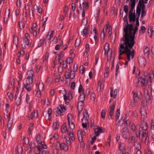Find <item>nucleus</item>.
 <instances>
[{
    "label": "nucleus",
    "mask_w": 154,
    "mask_h": 154,
    "mask_svg": "<svg viewBox=\"0 0 154 154\" xmlns=\"http://www.w3.org/2000/svg\"><path fill=\"white\" fill-rule=\"evenodd\" d=\"M138 27L135 26L134 30L132 25L131 29L128 28L127 32L124 31L125 34L121 39L123 42L120 44L119 48V56L126 54L127 55L128 60H130V56H131V59H133L135 55V51L133 49L131 51L134 44V38L135 34L138 30Z\"/></svg>",
    "instance_id": "obj_1"
},
{
    "label": "nucleus",
    "mask_w": 154,
    "mask_h": 154,
    "mask_svg": "<svg viewBox=\"0 0 154 154\" xmlns=\"http://www.w3.org/2000/svg\"><path fill=\"white\" fill-rule=\"evenodd\" d=\"M123 20L124 22V24H125L124 27V31H125L126 32H127V30L128 28L131 29L132 28V24H128L127 14L123 18Z\"/></svg>",
    "instance_id": "obj_2"
},
{
    "label": "nucleus",
    "mask_w": 154,
    "mask_h": 154,
    "mask_svg": "<svg viewBox=\"0 0 154 154\" xmlns=\"http://www.w3.org/2000/svg\"><path fill=\"white\" fill-rule=\"evenodd\" d=\"M147 83L148 81L145 78L140 77L138 79L137 86L138 87H140L143 85L145 86L147 85Z\"/></svg>",
    "instance_id": "obj_3"
},
{
    "label": "nucleus",
    "mask_w": 154,
    "mask_h": 154,
    "mask_svg": "<svg viewBox=\"0 0 154 154\" xmlns=\"http://www.w3.org/2000/svg\"><path fill=\"white\" fill-rule=\"evenodd\" d=\"M33 79L26 78V84L24 85V86L26 89L28 91H30L32 90L30 85L32 83Z\"/></svg>",
    "instance_id": "obj_4"
},
{
    "label": "nucleus",
    "mask_w": 154,
    "mask_h": 154,
    "mask_svg": "<svg viewBox=\"0 0 154 154\" xmlns=\"http://www.w3.org/2000/svg\"><path fill=\"white\" fill-rule=\"evenodd\" d=\"M10 15V10L9 9H7L5 10V17L4 18V23L6 25L8 23L9 20Z\"/></svg>",
    "instance_id": "obj_5"
},
{
    "label": "nucleus",
    "mask_w": 154,
    "mask_h": 154,
    "mask_svg": "<svg viewBox=\"0 0 154 154\" xmlns=\"http://www.w3.org/2000/svg\"><path fill=\"white\" fill-rule=\"evenodd\" d=\"M116 101L114 102L112 105L110 106L109 107L110 110L109 112V116H108V118L109 119H112V116L114 114V111L115 109V107L116 105Z\"/></svg>",
    "instance_id": "obj_6"
},
{
    "label": "nucleus",
    "mask_w": 154,
    "mask_h": 154,
    "mask_svg": "<svg viewBox=\"0 0 154 154\" xmlns=\"http://www.w3.org/2000/svg\"><path fill=\"white\" fill-rule=\"evenodd\" d=\"M95 134L97 136H99L100 134L103 133L104 131L103 130L102 127H100L97 126H95L94 128Z\"/></svg>",
    "instance_id": "obj_7"
},
{
    "label": "nucleus",
    "mask_w": 154,
    "mask_h": 154,
    "mask_svg": "<svg viewBox=\"0 0 154 154\" xmlns=\"http://www.w3.org/2000/svg\"><path fill=\"white\" fill-rule=\"evenodd\" d=\"M85 134L84 131H78L77 132V136L79 141L80 142H82L83 141V136Z\"/></svg>",
    "instance_id": "obj_8"
},
{
    "label": "nucleus",
    "mask_w": 154,
    "mask_h": 154,
    "mask_svg": "<svg viewBox=\"0 0 154 154\" xmlns=\"http://www.w3.org/2000/svg\"><path fill=\"white\" fill-rule=\"evenodd\" d=\"M140 113L142 116V118L144 119L147 116L146 111L144 106H142L140 109Z\"/></svg>",
    "instance_id": "obj_9"
},
{
    "label": "nucleus",
    "mask_w": 154,
    "mask_h": 154,
    "mask_svg": "<svg viewBox=\"0 0 154 154\" xmlns=\"http://www.w3.org/2000/svg\"><path fill=\"white\" fill-rule=\"evenodd\" d=\"M129 130L128 128L125 127L123 128L122 131V136L125 139H127L129 135Z\"/></svg>",
    "instance_id": "obj_10"
},
{
    "label": "nucleus",
    "mask_w": 154,
    "mask_h": 154,
    "mask_svg": "<svg viewBox=\"0 0 154 154\" xmlns=\"http://www.w3.org/2000/svg\"><path fill=\"white\" fill-rule=\"evenodd\" d=\"M145 5L142 2H141L140 1H139L138 5L137 7L136 10H139L141 11V9H145Z\"/></svg>",
    "instance_id": "obj_11"
},
{
    "label": "nucleus",
    "mask_w": 154,
    "mask_h": 154,
    "mask_svg": "<svg viewBox=\"0 0 154 154\" xmlns=\"http://www.w3.org/2000/svg\"><path fill=\"white\" fill-rule=\"evenodd\" d=\"M89 31V29L86 27H85L82 31L81 32V35L83 36L88 37V32Z\"/></svg>",
    "instance_id": "obj_12"
},
{
    "label": "nucleus",
    "mask_w": 154,
    "mask_h": 154,
    "mask_svg": "<svg viewBox=\"0 0 154 154\" xmlns=\"http://www.w3.org/2000/svg\"><path fill=\"white\" fill-rule=\"evenodd\" d=\"M83 118L82 119V122H84V120H87L88 121L89 119V115L87 111L85 109L83 112Z\"/></svg>",
    "instance_id": "obj_13"
},
{
    "label": "nucleus",
    "mask_w": 154,
    "mask_h": 154,
    "mask_svg": "<svg viewBox=\"0 0 154 154\" xmlns=\"http://www.w3.org/2000/svg\"><path fill=\"white\" fill-rule=\"evenodd\" d=\"M138 61L139 63L141 65H145L146 64V60L143 57L140 56L138 57Z\"/></svg>",
    "instance_id": "obj_14"
},
{
    "label": "nucleus",
    "mask_w": 154,
    "mask_h": 154,
    "mask_svg": "<svg viewBox=\"0 0 154 154\" xmlns=\"http://www.w3.org/2000/svg\"><path fill=\"white\" fill-rule=\"evenodd\" d=\"M84 102L79 101L78 103L77 107L78 111H81L83 108Z\"/></svg>",
    "instance_id": "obj_15"
},
{
    "label": "nucleus",
    "mask_w": 154,
    "mask_h": 154,
    "mask_svg": "<svg viewBox=\"0 0 154 154\" xmlns=\"http://www.w3.org/2000/svg\"><path fill=\"white\" fill-rule=\"evenodd\" d=\"M60 147L61 149L65 151H67L68 150V146L66 144L64 143H62L60 144Z\"/></svg>",
    "instance_id": "obj_16"
},
{
    "label": "nucleus",
    "mask_w": 154,
    "mask_h": 154,
    "mask_svg": "<svg viewBox=\"0 0 154 154\" xmlns=\"http://www.w3.org/2000/svg\"><path fill=\"white\" fill-rule=\"evenodd\" d=\"M129 19L130 22H135L136 20V17L135 13L129 14Z\"/></svg>",
    "instance_id": "obj_17"
},
{
    "label": "nucleus",
    "mask_w": 154,
    "mask_h": 154,
    "mask_svg": "<svg viewBox=\"0 0 154 154\" xmlns=\"http://www.w3.org/2000/svg\"><path fill=\"white\" fill-rule=\"evenodd\" d=\"M61 132L63 133H64L67 132L68 134H69V131L67 129L66 125V124L64 123L62 126L61 129Z\"/></svg>",
    "instance_id": "obj_18"
},
{
    "label": "nucleus",
    "mask_w": 154,
    "mask_h": 154,
    "mask_svg": "<svg viewBox=\"0 0 154 154\" xmlns=\"http://www.w3.org/2000/svg\"><path fill=\"white\" fill-rule=\"evenodd\" d=\"M107 30L105 28H103V32L100 34L101 39V40L104 41V38L105 37L106 33Z\"/></svg>",
    "instance_id": "obj_19"
},
{
    "label": "nucleus",
    "mask_w": 154,
    "mask_h": 154,
    "mask_svg": "<svg viewBox=\"0 0 154 154\" xmlns=\"http://www.w3.org/2000/svg\"><path fill=\"white\" fill-rule=\"evenodd\" d=\"M68 71L70 72V78L71 79H73L74 78L75 73L74 71L71 70V69H69Z\"/></svg>",
    "instance_id": "obj_20"
},
{
    "label": "nucleus",
    "mask_w": 154,
    "mask_h": 154,
    "mask_svg": "<svg viewBox=\"0 0 154 154\" xmlns=\"http://www.w3.org/2000/svg\"><path fill=\"white\" fill-rule=\"evenodd\" d=\"M104 50L105 51L104 54H105L106 52L108 53L109 51V45L108 44L106 43L104 46Z\"/></svg>",
    "instance_id": "obj_21"
},
{
    "label": "nucleus",
    "mask_w": 154,
    "mask_h": 154,
    "mask_svg": "<svg viewBox=\"0 0 154 154\" xmlns=\"http://www.w3.org/2000/svg\"><path fill=\"white\" fill-rule=\"evenodd\" d=\"M140 135H141L142 137V138L140 139L141 140H142L143 137H146V136H148L147 135L146 132H144L142 130L138 132V136H140Z\"/></svg>",
    "instance_id": "obj_22"
},
{
    "label": "nucleus",
    "mask_w": 154,
    "mask_h": 154,
    "mask_svg": "<svg viewBox=\"0 0 154 154\" xmlns=\"http://www.w3.org/2000/svg\"><path fill=\"white\" fill-rule=\"evenodd\" d=\"M13 119H9L8 124H7V127L8 128L9 130L11 127L12 126V125L13 123Z\"/></svg>",
    "instance_id": "obj_23"
},
{
    "label": "nucleus",
    "mask_w": 154,
    "mask_h": 154,
    "mask_svg": "<svg viewBox=\"0 0 154 154\" xmlns=\"http://www.w3.org/2000/svg\"><path fill=\"white\" fill-rule=\"evenodd\" d=\"M36 147L37 148V149L35 150V154H41V151L42 150V147L40 146H37Z\"/></svg>",
    "instance_id": "obj_24"
},
{
    "label": "nucleus",
    "mask_w": 154,
    "mask_h": 154,
    "mask_svg": "<svg viewBox=\"0 0 154 154\" xmlns=\"http://www.w3.org/2000/svg\"><path fill=\"white\" fill-rule=\"evenodd\" d=\"M93 32H94L95 35H94V38L95 40V43L96 44L97 42V31L96 29L95 28H94L93 30Z\"/></svg>",
    "instance_id": "obj_25"
},
{
    "label": "nucleus",
    "mask_w": 154,
    "mask_h": 154,
    "mask_svg": "<svg viewBox=\"0 0 154 154\" xmlns=\"http://www.w3.org/2000/svg\"><path fill=\"white\" fill-rule=\"evenodd\" d=\"M83 9L85 10H87L88 8V4L87 2H84L82 3Z\"/></svg>",
    "instance_id": "obj_26"
},
{
    "label": "nucleus",
    "mask_w": 154,
    "mask_h": 154,
    "mask_svg": "<svg viewBox=\"0 0 154 154\" xmlns=\"http://www.w3.org/2000/svg\"><path fill=\"white\" fill-rule=\"evenodd\" d=\"M141 127L144 131H146L147 129V124L146 122H144L141 125Z\"/></svg>",
    "instance_id": "obj_27"
},
{
    "label": "nucleus",
    "mask_w": 154,
    "mask_h": 154,
    "mask_svg": "<svg viewBox=\"0 0 154 154\" xmlns=\"http://www.w3.org/2000/svg\"><path fill=\"white\" fill-rule=\"evenodd\" d=\"M18 38L16 35L14 36V39L13 41V43L14 44H15L17 46L18 44Z\"/></svg>",
    "instance_id": "obj_28"
},
{
    "label": "nucleus",
    "mask_w": 154,
    "mask_h": 154,
    "mask_svg": "<svg viewBox=\"0 0 154 154\" xmlns=\"http://www.w3.org/2000/svg\"><path fill=\"white\" fill-rule=\"evenodd\" d=\"M125 121V118H124L123 119L122 118V119L121 120H120L118 122V126H119L120 127L122 126L123 125Z\"/></svg>",
    "instance_id": "obj_29"
},
{
    "label": "nucleus",
    "mask_w": 154,
    "mask_h": 154,
    "mask_svg": "<svg viewBox=\"0 0 154 154\" xmlns=\"http://www.w3.org/2000/svg\"><path fill=\"white\" fill-rule=\"evenodd\" d=\"M35 73L32 70H28L27 72V75H29L32 77H33Z\"/></svg>",
    "instance_id": "obj_30"
},
{
    "label": "nucleus",
    "mask_w": 154,
    "mask_h": 154,
    "mask_svg": "<svg viewBox=\"0 0 154 154\" xmlns=\"http://www.w3.org/2000/svg\"><path fill=\"white\" fill-rule=\"evenodd\" d=\"M125 144L122 143H121L120 144L119 149L121 151H124L125 149Z\"/></svg>",
    "instance_id": "obj_31"
},
{
    "label": "nucleus",
    "mask_w": 154,
    "mask_h": 154,
    "mask_svg": "<svg viewBox=\"0 0 154 154\" xmlns=\"http://www.w3.org/2000/svg\"><path fill=\"white\" fill-rule=\"evenodd\" d=\"M34 94L37 95V96L38 97H40L41 96V91L40 90L35 91H33Z\"/></svg>",
    "instance_id": "obj_32"
},
{
    "label": "nucleus",
    "mask_w": 154,
    "mask_h": 154,
    "mask_svg": "<svg viewBox=\"0 0 154 154\" xmlns=\"http://www.w3.org/2000/svg\"><path fill=\"white\" fill-rule=\"evenodd\" d=\"M52 78L51 77H48L46 79V82L48 85H51L52 82Z\"/></svg>",
    "instance_id": "obj_33"
},
{
    "label": "nucleus",
    "mask_w": 154,
    "mask_h": 154,
    "mask_svg": "<svg viewBox=\"0 0 154 154\" xmlns=\"http://www.w3.org/2000/svg\"><path fill=\"white\" fill-rule=\"evenodd\" d=\"M45 39L43 38L40 40L39 41L38 43V47H40L41 46L42 44H44V42L45 41Z\"/></svg>",
    "instance_id": "obj_34"
},
{
    "label": "nucleus",
    "mask_w": 154,
    "mask_h": 154,
    "mask_svg": "<svg viewBox=\"0 0 154 154\" xmlns=\"http://www.w3.org/2000/svg\"><path fill=\"white\" fill-rule=\"evenodd\" d=\"M135 4H131V8L129 11V14H133L132 12L133 11V10L135 6Z\"/></svg>",
    "instance_id": "obj_35"
},
{
    "label": "nucleus",
    "mask_w": 154,
    "mask_h": 154,
    "mask_svg": "<svg viewBox=\"0 0 154 154\" xmlns=\"http://www.w3.org/2000/svg\"><path fill=\"white\" fill-rule=\"evenodd\" d=\"M85 94L83 93L80 95L79 98V100L80 101H84L85 99Z\"/></svg>",
    "instance_id": "obj_36"
},
{
    "label": "nucleus",
    "mask_w": 154,
    "mask_h": 154,
    "mask_svg": "<svg viewBox=\"0 0 154 154\" xmlns=\"http://www.w3.org/2000/svg\"><path fill=\"white\" fill-rule=\"evenodd\" d=\"M16 104L17 105V106L20 104L21 102V99L20 97H19L17 98H16L15 100Z\"/></svg>",
    "instance_id": "obj_37"
},
{
    "label": "nucleus",
    "mask_w": 154,
    "mask_h": 154,
    "mask_svg": "<svg viewBox=\"0 0 154 154\" xmlns=\"http://www.w3.org/2000/svg\"><path fill=\"white\" fill-rule=\"evenodd\" d=\"M106 113V112L105 110L104 109H102L101 113V117L102 119H105Z\"/></svg>",
    "instance_id": "obj_38"
},
{
    "label": "nucleus",
    "mask_w": 154,
    "mask_h": 154,
    "mask_svg": "<svg viewBox=\"0 0 154 154\" xmlns=\"http://www.w3.org/2000/svg\"><path fill=\"white\" fill-rule=\"evenodd\" d=\"M68 134L69 135L71 140L74 141L75 140V137L72 131H70Z\"/></svg>",
    "instance_id": "obj_39"
},
{
    "label": "nucleus",
    "mask_w": 154,
    "mask_h": 154,
    "mask_svg": "<svg viewBox=\"0 0 154 154\" xmlns=\"http://www.w3.org/2000/svg\"><path fill=\"white\" fill-rule=\"evenodd\" d=\"M55 81L56 82L58 83L60 82V76L59 75H55Z\"/></svg>",
    "instance_id": "obj_40"
},
{
    "label": "nucleus",
    "mask_w": 154,
    "mask_h": 154,
    "mask_svg": "<svg viewBox=\"0 0 154 154\" xmlns=\"http://www.w3.org/2000/svg\"><path fill=\"white\" fill-rule=\"evenodd\" d=\"M44 88V85L42 83H39L38 85V90L43 91Z\"/></svg>",
    "instance_id": "obj_41"
},
{
    "label": "nucleus",
    "mask_w": 154,
    "mask_h": 154,
    "mask_svg": "<svg viewBox=\"0 0 154 154\" xmlns=\"http://www.w3.org/2000/svg\"><path fill=\"white\" fill-rule=\"evenodd\" d=\"M17 151L18 154H22L23 152V148L21 146H18L17 149Z\"/></svg>",
    "instance_id": "obj_42"
},
{
    "label": "nucleus",
    "mask_w": 154,
    "mask_h": 154,
    "mask_svg": "<svg viewBox=\"0 0 154 154\" xmlns=\"http://www.w3.org/2000/svg\"><path fill=\"white\" fill-rule=\"evenodd\" d=\"M68 122V124L69 126V128L71 129L72 130L73 129L75 128V125L74 123L72 122H70L69 121V122Z\"/></svg>",
    "instance_id": "obj_43"
},
{
    "label": "nucleus",
    "mask_w": 154,
    "mask_h": 154,
    "mask_svg": "<svg viewBox=\"0 0 154 154\" xmlns=\"http://www.w3.org/2000/svg\"><path fill=\"white\" fill-rule=\"evenodd\" d=\"M82 123V126L83 128H86L87 127V124L88 123V121L87 120H84V122Z\"/></svg>",
    "instance_id": "obj_44"
},
{
    "label": "nucleus",
    "mask_w": 154,
    "mask_h": 154,
    "mask_svg": "<svg viewBox=\"0 0 154 154\" xmlns=\"http://www.w3.org/2000/svg\"><path fill=\"white\" fill-rule=\"evenodd\" d=\"M100 9L99 8H98L97 10V13H96L95 15V17L96 20L97 21L98 20L99 16V14H100Z\"/></svg>",
    "instance_id": "obj_45"
},
{
    "label": "nucleus",
    "mask_w": 154,
    "mask_h": 154,
    "mask_svg": "<svg viewBox=\"0 0 154 154\" xmlns=\"http://www.w3.org/2000/svg\"><path fill=\"white\" fill-rule=\"evenodd\" d=\"M145 77H146V78H145L146 79H147V78H148L149 79H148V82H149L150 83L152 82L151 79V75H150V73H147V75Z\"/></svg>",
    "instance_id": "obj_46"
},
{
    "label": "nucleus",
    "mask_w": 154,
    "mask_h": 154,
    "mask_svg": "<svg viewBox=\"0 0 154 154\" xmlns=\"http://www.w3.org/2000/svg\"><path fill=\"white\" fill-rule=\"evenodd\" d=\"M136 149L137 150H140L141 149V145L140 143H137L135 144Z\"/></svg>",
    "instance_id": "obj_47"
},
{
    "label": "nucleus",
    "mask_w": 154,
    "mask_h": 154,
    "mask_svg": "<svg viewBox=\"0 0 154 154\" xmlns=\"http://www.w3.org/2000/svg\"><path fill=\"white\" fill-rule=\"evenodd\" d=\"M131 129L133 131H134L136 130V127L133 123H131L130 125Z\"/></svg>",
    "instance_id": "obj_48"
},
{
    "label": "nucleus",
    "mask_w": 154,
    "mask_h": 154,
    "mask_svg": "<svg viewBox=\"0 0 154 154\" xmlns=\"http://www.w3.org/2000/svg\"><path fill=\"white\" fill-rule=\"evenodd\" d=\"M119 64L118 63L117 64L116 69V78L117 77V76L118 75V73L119 71Z\"/></svg>",
    "instance_id": "obj_49"
},
{
    "label": "nucleus",
    "mask_w": 154,
    "mask_h": 154,
    "mask_svg": "<svg viewBox=\"0 0 154 154\" xmlns=\"http://www.w3.org/2000/svg\"><path fill=\"white\" fill-rule=\"evenodd\" d=\"M116 120L118 119L120 115V110L119 109H117L116 113Z\"/></svg>",
    "instance_id": "obj_50"
},
{
    "label": "nucleus",
    "mask_w": 154,
    "mask_h": 154,
    "mask_svg": "<svg viewBox=\"0 0 154 154\" xmlns=\"http://www.w3.org/2000/svg\"><path fill=\"white\" fill-rule=\"evenodd\" d=\"M53 127L54 129H56L59 128V124L57 122H55L53 124Z\"/></svg>",
    "instance_id": "obj_51"
},
{
    "label": "nucleus",
    "mask_w": 154,
    "mask_h": 154,
    "mask_svg": "<svg viewBox=\"0 0 154 154\" xmlns=\"http://www.w3.org/2000/svg\"><path fill=\"white\" fill-rule=\"evenodd\" d=\"M0 124L1 126H4V120L2 119L1 116L0 115Z\"/></svg>",
    "instance_id": "obj_52"
},
{
    "label": "nucleus",
    "mask_w": 154,
    "mask_h": 154,
    "mask_svg": "<svg viewBox=\"0 0 154 154\" xmlns=\"http://www.w3.org/2000/svg\"><path fill=\"white\" fill-rule=\"evenodd\" d=\"M80 42V40L78 39H77L75 41V46L76 47H78Z\"/></svg>",
    "instance_id": "obj_53"
},
{
    "label": "nucleus",
    "mask_w": 154,
    "mask_h": 154,
    "mask_svg": "<svg viewBox=\"0 0 154 154\" xmlns=\"http://www.w3.org/2000/svg\"><path fill=\"white\" fill-rule=\"evenodd\" d=\"M56 112L58 114H60V116H62L63 115V114L62 113L61 110L60 108H59L58 107L56 111Z\"/></svg>",
    "instance_id": "obj_54"
},
{
    "label": "nucleus",
    "mask_w": 154,
    "mask_h": 154,
    "mask_svg": "<svg viewBox=\"0 0 154 154\" xmlns=\"http://www.w3.org/2000/svg\"><path fill=\"white\" fill-rule=\"evenodd\" d=\"M23 40L24 43L26 45H28L29 44V40L26 37L24 38Z\"/></svg>",
    "instance_id": "obj_55"
},
{
    "label": "nucleus",
    "mask_w": 154,
    "mask_h": 154,
    "mask_svg": "<svg viewBox=\"0 0 154 154\" xmlns=\"http://www.w3.org/2000/svg\"><path fill=\"white\" fill-rule=\"evenodd\" d=\"M66 61L67 63L70 64L72 63V59L71 57H69L67 59Z\"/></svg>",
    "instance_id": "obj_56"
},
{
    "label": "nucleus",
    "mask_w": 154,
    "mask_h": 154,
    "mask_svg": "<svg viewBox=\"0 0 154 154\" xmlns=\"http://www.w3.org/2000/svg\"><path fill=\"white\" fill-rule=\"evenodd\" d=\"M69 71L66 72L65 73V76L66 79H69L70 78V73Z\"/></svg>",
    "instance_id": "obj_57"
},
{
    "label": "nucleus",
    "mask_w": 154,
    "mask_h": 154,
    "mask_svg": "<svg viewBox=\"0 0 154 154\" xmlns=\"http://www.w3.org/2000/svg\"><path fill=\"white\" fill-rule=\"evenodd\" d=\"M125 126H127L129 124V125L131 124V122L130 120L128 119L127 120H126V119H125Z\"/></svg>",
    "instance_id": "obj_58"
},
{
    "label": "nucleus",
    "mask_w": 154,
    "mask_h": 154,
    "mask_svg": "<svg viewBox=\"0 0 154 154\" xmlns=\"http://www.w3.org/2000/svg\"><path fill=\"white\" fill-rule=\"evenodd\" d=\"M52 113V109L51 108H49L48 110V119H50V117Z\"/></svg>",
    "instance_id": "obj_59"
},
{
    "label": "nucleus",
    "mask_w": 154,
    "mask_h": 154,
    "mask_svg": "<svg viewBox=\"0 0 154 154\" xmlns=\"http://www.w3.org/2000/svg\"><path fill=\"white\" fill-rule=\"evenodd\" d=\"M146 14V11H145V9H143L142 10L141 17H143L145 16Z\"/></svg>",
    "instance_id": "obj_60"
},
{
    "label": "nucleus",
    "mask_w": 154,
    "mask_h": 154,
    "mask_svg": "<svg viewBox=\"0 0 154 154\" xmlns=\"http://www.w3.org/2000/svg\"><path fill=\"white\" fill-rule=\"evenodd\" d=\"M95 95L94 93H91V99L93 101H94L95 98Z\"/></svg>",
    "instance_id": "obj_61"
},
{
    "label": "nucleus",
    "mask_w": 154,
    "mask_h": 154,
    "mask_svg": "<svg viewBox=\"0 0 154 154\" xmlns=\"http://www.w3.org/2000/svg\"><path fill=\"white\" fill-rule=\"evenodd\" d=\"M8 95L9 99L10 100H12L13 99V96L12 94L10 92L8 93Z\"/></svg>",
    "instance_id": "obj_62"
},
{
    "label": "nucleus",
    "mask_w": 154,
    "mask_h": 154,
    "mask_svg": "<svg viewBox=\"0 0 154 154\" xmlns=\"http://www.w3.org/2000/svg\"><path fill=\"white\" fill-rule=\"evenodd\" d=\"M63 12L65 14V15H66L67 13L68 12V7H66V6H65V8L63 9Z\"/></svg>",
    "instance_id": "obj_63"
},
{
    "label": "nucleus",
    "mask_w": 154,
    "mask_h": 154,
    "mask_svg": "<svg viewBox=\"0 0 154 154\" xmlns=\"http://www.w3.org/2000/svg\"><path fill=\"white\" fill-rule=\"evenodd\" d=\"M131 143H134L136 142L135 138L134 136H132L131 138Z\"/></svg>",
    "instance_id": "obj_64"
}]
</instances>
